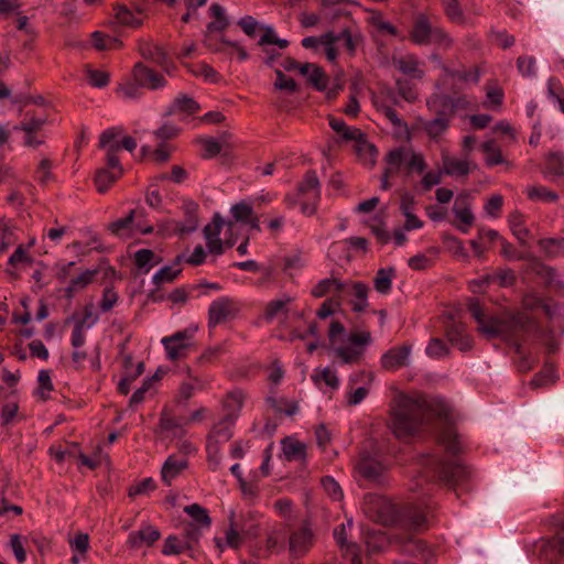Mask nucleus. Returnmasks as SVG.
<instances>
[{"instance_id": "f257e3e1", "label": "nucleus", "mask_w": 564, "mask_h": 564, "mask_svg": "<svg viewBox=\"0 0 564 564\" xmlns=\"http://www.w3.org/2000/svg\"><path fill=\"white\" fill-rule=\"evenodd\" d=\"M447 423L449 408L438 399L430 400L419 397L410 398L400 393L394 399L389 427L399 440H406L424 430L431 416Z\"/></svg>"}, {"instance_id": "f03ea898", "label": "nucleus", "mask_w": 564, "mask_h": 564, "mask_svg": "<svg viewBox=\"0 0 564 564\" xmlns=\"http://www.w3.org/2000/svg\"><path fill=\"white\" fill-rule=\"evenodd\" d=\"M410 37L417 45L435 43L448 46L451 44L447 33L441 28L432 26L429 19L423 14L416 17Z\"/></svg>"}, {"instance_id": "7ed1b4c3", "label": "nucleus", "mask_w": 564, "mask_h": 564, "mask_svg": "<svg viewBox=\"0 0 564 564\" xmlns=\"http://www.w3.org/2000/svg\"><path fill=\"white\" fill-rule=\"evenodd\" d=\"M321 196L319 182L315 173H307L297 188V198L292 199L286 196L288 203L301 205V212L305 215H312L316 210V204Z\"/></svg>"}, {"instance_id": "20e7f679", "label": "nucleus", "mask_w": 564, "mask_h": 564, "mask_svg": "<svg viewBox=\"0 0 564 564\" xmlns=\"http://www.w3.org/2000/svg\"><path fill=\"white\" fill-rule=\"evenodd\" d=\"M196 332L197 327L193 326L163 337L161 344L164 347L166 358L169 360H177L186 357L194 346V335Z\"/></svg>"}, {"instance_id": "39448f33", "label": "nucleus", "mask_w": 564, "mask_h": 564, "mask_svg": "<svg viewBox=\"0 0 564 564\" xmlns=\"http://www.w3.org/2000/svg\"><path fill=\"white\" fill-rule=\"evenodd\" d=\"M328 341L335 358L344 364L352 360V334L347 332L339 322H332Z\"/></svg>"}, {"instance_id": "423d86ee", "label": "nucleus", "mask_w": 564, "mask_h": 564, "mask_svg": "<svg viewBox=\"0 0 564 564\" xmlns=\"http://www.w3.org/2000/svg\"><path fill=\"white\" fill-rule=\"evenodd\" d=\"M183 208L185 213L184 221L165 219L159 224V231L163 236L191 234L198 228L197 205L193 202H186Z\"/></svg>"}, {"instance_id": "0eeeda50", "label": "nucleus", "mask_w": 564, "mask_h": 564, "mask_svg": "<svg viewBox=\"0 0 564 564\" xmlns=\"http://www.w3.org/2000/svg\"><path fill=\"white\" fill-rule=\"evenodd\" d=\"M232 232L235 224L232 221H226L219 214H215L213 220L207 224L203 229L206 248L210 256L218 257L224 253V241L220 238V234L224 229Z\"/></svg>"}, {"instance_id": "6e6552de", "label": "nucleus", "mask_w": 564, "mask_h": 564, "mask_svg": "<svg viewBox=\"0 0 564 564\" xmlns=\"http://www.w3.org/2000/svg\"><path fill=\"white\" fill-rule=\"evenodd\" d=\"M240 312V304L237 300L228 296H220L214 300L208 308V325L215 327L232 321Z\"/></svg>"}, {"instance_id": "1a4fd4ad", "label": "nucleus", "mask_w": 564, "mask_h": 564, "mask_svg": "<svg viewBox=\"0 0 564 564\" xmlns=\"http://www.w3.org/2000/svg\"><path fill=\"white\" fill-rule=\"evenodd\" d=\"M380 449L375 441H369L361 452L359 470L364 477L370 480H377L384 470V465L380 459Z\"/></svg>"}, {"instance_id": "9d476101", "label": "nucleus", "mask_w": 564, "mask_h": 564, "mask_svg": "<svg viewBox=\"0 0 564 564\" xmlns=\"http://www.w3.org/2000/svg\"><path fill=\"white\" fill-rule=\"evenodd\" d=\"M142 215L141 210H131L124 218L112 223L110 230L122 239H127L134 234L145 235L152 232V226L141 224L140 218Z\"/></svg>"}, {"instance_id": "9b49d317", "label": "nucleus", "mask_w": 564, "mask_h": 564, "mask_svg": "<svg viewBox=\"0 0 564 564\" xmlns=\"http://www.w3.org/2000/svg\"><path fill=\"white\" fill-rule=\"evenodd\" d=\"M425 465L448 482L457 484L468 476L467 468L457 459L445 463L435 457H431L427 458Z\"/></svg>"}, {"instance_id": "f8f14e48", "label": "nucleus", "mask_w": 564, "mask_h": 564, "mask_svg": "<svg viewBox=\"0 0 564 564\" xmlns=\"http://www.w3.org/2000/svg\"><path fill=\"white\" fill-rule=\"evenodd\" d=\"M365 513L383 524H391L394 521L393 506L383 497L368 495L365 497Z\"/></svg>"}, {"instance_id": "ddd939ff", "label": "nucleus", "mask_w": 564, "mask_h": 564, "mask_svg": "<svg viewBox=\"0 0 564 564\" xmlns=\"http://www.w3.org/2000/svg\"><path fill=\"white\" fill-rule=\"evenodd\" d=\"M343 42H345L348 47L352 46V36L348 29H345L339 33H335L333 31L323 33L321 48H323L327 61L334 63L337 59Z\"/></svg>"}, {"instance_id": "4468645a", "label": "nucleus", "mask_w": 564, "mask_h": 564, "mask_svg": "<svg viewBox=\"0 0 564 564\" xmlns=\"http://www.w3.org/2000/svg\"><path fill=\"white\" fill-rule=\"evenodd\" d=\"M473 197L469 193H459L454 202L453 214L459 220L457 228L463 232L467 234L469 227L474 224L475 216L471 212Z\"/></svg>"}, {"instance_id": "2eb2a0df", "label": "nucleus", "mask_w": 564, "mask_h": 564, "mask_svg": "<svg viewBox=\"0 0 564 564\" xmlns=\"http://www.w3.org/2000/svg\"><path fill=\"white\" fill-rule=\"evenodd\" d=\"M408 153L409 148L404 147L393 149L388 153L386 158L387 167L381 180V187L383 189H387L390 186L388 178L391 175L399 173L404 166H406L409 155Z\"/></svg>"}, {"instance_id": "dca6fc26", "label": "nucleus", "mask_w": 564, "mask_h": 564, "mask_svg": "<svg viewBox=\"0 0 564 564\" xmlns=\"http://www.w3.org/2000/svg\"><path fill=\"white\" fill-rule=\"evenodd\" d=\"M392 66L411 79H422L425 75L422 63L413 54H402L392 57Z\"/></svg>"}, {"instance_id": "f3484780", "label": "nucleus", "mask_w": 564, "mask_h": 564, "mask_svg": "<svg viewBox=\"0 0 564 564\" xmlns=\"http://www.w3.org/2000/svg\"><path fill=\"white\" fill-rule=\"evenodd\" d=\"M442 164L444 174L448 176H467L477 167V165L467 158L457 159L451 156L445 149L442 150Z\"/></svg>"}, {"instance_id": "a211bd4d", "label": "nucleus", "mask_w": 564, "mask_h": 564, "mask_svg": "<svg viewBox=\"0 0 564 564\" xmlns=\"http://www.w3.org/2000/svg\"><path fill=\"white\" fill-rule=\"evenodd\" d=\"M412 352L411 345H402L389 349L381 357V365L387 370H397L410 364Z\"/></svg>"}, {"instance_id": "6ab92c4d", "label": "nucleus", "mask_w": 564, "mask_h": 564, "mask_svg": "<svg viewBox=\"0 0 564 564\" xmlns=\"http://www.w3.org/2000/svg\"><path fill=\"white\" fill-rule=\"evenodd\" d=\"M161 536L160 531L151 524H143L139 530L132 531L128 536V544L132 549L151 547Z\"/></svg>"}, {"instance_id": "aec40b11", "label": "nucleus", "mask_w": 564, "mask_h": 564, "mask_svg": "<svg viewBox=\"0 0 564 564\" xmlns=\"http://www.w3.org/2000/svg\"><path fill=\"white\" fill-rule=\"evenodd\" d=\"M133 79L134 82L141 84L142 87H147L150 89H160L165 87L166 85V80L161 74L147 67L142 63H138L134 65Z\"/></svg>"}, {"instance_id": "412c9836", "label": "nucleus", "mask_w": 564, "mask_h": 564, "mask_svg": "<svg viewBox=\"0 0 564 564\" xmlns=\"http://www.w3.org/2000/svg\"><path fill=\"white\" fill-rule=\"evenodd\" d=\"M355 154L359 158L361 163L366 166H373L378 158L376 147L370 143L366 137L355 129Z\"/></svg>"}, {"instance_id": "4be33fe9", "label": "nucleus", "mask_w": 564, "mask_h": 564, "mask_svg": "<svg viewBox=\"0 0 564 564\" xmlns=\"http://www.w3.org/2000/svg\"><path fill=\"white\" fill-rule=\"evenodd\" d=\"M313 545V532L310 528L305 527L292 533L290 536L289 549L294 557L304 555Z\"/></svg>"}, {"instance_id": "5701e85b", "label": "nucleus", "mask_w": 564, "mask_h": 564, "mask_svg": "<svg viewBox=\"0 0 564 564\" xmlns=\"http://www.w3.org/2000/svg\"><path fill=\"white\" fill-rule=\"evenodd\" d=\"M281 457L288 462L305 460L306 445L293 436H288L281 441Z\"/></svg>"}, {"instance_id": "b1692460", "label": "nucleus", "mask_w": 564, "mask_h": 564, "mask_svg": "<svg viewBox=\"0 0 564 564\" xmlns=\"http://www.w3.org/2000/svg\"><path fill=\"white\" fill-rule=\"evenodd\" d=\"M294 297L288 293H282L275 299L271 300L265 307L264 317L267 321L285 317L289 312V305L293 302Z\"/></svg>"}, {"instance_id": "393cba45", "label": "nucleus", "mask_w": 564, "mask_h": 564, "mask_svg": "<svg viewBox=\"0 0 564 564\" xmlns=\"http://www.w3.org/2000/svg\"><path fill=\"white\" fill-rule=\"evenodd\" d=\"M300 74L318 91H325L327 88V76L323 69L313 63H304L300 68Z\"/></svg>"}, {"instance_id": "a878e982", "label": "nucleus", "mask_w": 564, "mask_h": 564, "mask_svg": "<svg viewBox=\"0 0 564 564\" xmlns=\"http://www.w3.org/2000/svg\"><path fill=\"white\" fill-rule=\"evenodd\" d=\"M446 336L452 345L456 346L462 351H467L471 348V338L466 334L465 325L462 323H451L447 327Z\"/></svg>"}, {"instance_id": "bb28decb", "label": "nucleus", "mask_w": 564, "mask_h": 564, "mask_svg": "<svg viewBox=\"0 0 564 564\" xmlns=\"http://www.w3.org/2000/svg\"><path fill=\"white\" fill-rule=\"evenodd\" d=\"M312 380L319 389L335 390L339 387L337 373L330 367H317L313 370Z\"/></svg>"}, {"instance_id": "cd10ccee", "label": "nucleus", "mask_w": 564, "mask_h": 564, "mask_svg": "<svg viewBox=\"0 0 564 564\" xmlns=\"http://www.w3.org/2000/svg\"><path fill=\"white\" fill-rule=\"evenodd\" d=\"M141 54L145 59L161 66L167 75L173 74L174 66L167 62V56L159 45L148 44L141 47Z\"/></svg>"}, {"instance_id": "c85d7f7f", "label": "nucleus", "mask_w": 564, "mask_h": 564, "mask_svg": "<svg viewBox=\"0 0 564 564\" xmlns=\"http://www.w3.org/2000/svg\"><path fill=\"white\" fill-rule=\"evenodd\" d=\"M187 467V460L185 458H176L170 456L161 468V477L164 484L171 485L183 470Z\"/></svg>"}, {"instance_id": "c756f323", "label": "nucleus", "mask_w": 564, "mask_h": 564, "mask_svg": "<svg viewBox=\"0 0 564 564\" xmlns=\"http://www.w3.org/2000/svg\"><path fill=\"white\" fill-rule=\"evenodd\" d=\"M182 259L183 256H177L174 263L161 268L153 274L152 283L156 286V289H160L166 283L173 282L180 275L182 272L180 267Z\"/></svg>"}, {"instance_id": "7c9ffc66", "label": "nucleus", "mask_w": 564, "mask_h": 564, "mask_svg": "<svg viewBox=\"0 0 564 564\" xmlns=\"http://www.w3.org/2000/svg\"><path fill=\"white\" fill-rule=\"evenodd\" d=\"M160 430L164 437H182L185 434V421L163 413L160 420Z\"/></svg>"}, {"instance_id": "2f4dec72", "label": "nucleus", "mask_w": 564, "mask_h": 564, "mask_svg": "<svg viewBox=\"0 0 564 564\" xmlns=\"http://www.w3.org/2000/svg\"><path fill=\"white\" fill-rule=\"evenodd\" d=\"M327 256L340 264L349 263L351 257V241L349 239L333 242L327 251Z\"/></svg>"}, {"instance_id": "473e14b6", "label": "nucleus", "mask_w": 564, "mask_h": 564, "mask_svg": "<svg viewBox=\"0 0 564 564\" xmlns=\"http://www.w3.org/2000/svg\"><path fill=\"white\" fill-rule=\"evenodd\" d=\"M564 175V155L561 152H551L546 158L544 176L553 180Z\"/></svg>"}, {"instance_id": "72a5a7b5", "label": "nucleus", "mask_w": 564, "mask_h": 564, "mask_svg": "<svg viewBox=\"0 0 564 564\" xmlns=\"http://www.w3.org/2000/svg\"><path fill=\"white\" fill-rule=\"evenodd\" d=\"M161 261L162 258L150 249H140L135 252V264L142 273H148Z\"/></svg>"}, {"instance_id": "f704fd0d", "label": "nucleus", "mask_w": 564, "mask_h": 564, "mask_svg": "<svg viewBox=\"0 0 564 564\" xmlns=\"http://www.w3.org/2000/svg\"><path fill=\"white\" fill-rule=\"evenodd\" d=\"M234 416L230 415V417L226 416L223 421L215 424L212 434L209 436V440H213L214 442H217L219 444L226 443L229 441L232 436V425H234Z\"/></svg>"}, {"instance_id": "c9c22d12", "label": "nucleus", "mask_w": 564, "mask_h": 564, "mask_svg": "<svg viewBox=\"0 0 564 564\" xmlns=\"http://www.w3.org/2000/svg\"><path fill=\"white\" fill-rule=\"evenodd\" d=\"M527 196L530 200L540 203H554L558 199V195L543 185H529L525 188Z\"/></svg>"}, {"instance_id": "e433bc0d", "label": "nucleus", "mask_w": 564, "mask_h": 564, "mask_svg": "<svg viewBox=\"0 0 564 564\" xmlns=\"http://www.w3.org/2000/svg\"><path fill=\"white\" fill-rule=\"evenodd\" d=\"M427 516L421 507H409L403 514L404 525L411 530H419L426 523Z\"/></svg>"}, {"instance_id": "4c0bfd02", "label": "nucleus", "mask_w": 564, "mask_h": 564, "mask_svg": "<svg viewBox=\"0 0 564 564\" xmlns=\"http://www.w3.org/2000/svg\"><path fill=\"white\" fill-rule=\"evenodd\" d=\"M329 126L335 132L334 142L337 144L352 141V130L340 118L330 117Z\"/></svg>"}, {"instance_id": "58836bf2", "label": "nucleus", "mask_w": 564, "mask_h": 564, "mask_svg": "<svg viewBox=\"0 0 564 564\" xmlns=\"http://www.w3.org/2000/svg\"><path fill=\"white\" fill-rule=\"evenodd\" d=\"M96 270H86L79 273L77 276L70 280L69 285L65 289V293L68 297H72L74 293L85 289L89 285L96 275Z\"/></svg>"}, {"instance_id": "ea45409f", "label": "nucleus", "mask_w": 564, "mask_h": 564, "mask_svg": "<svg viewBox=\"0 0 564 564\" xmlns=\"http://www.w3.org/2000/svg\"><path fill=\"white\" fill-rule=\"evenodd\" d=\"M121 131L118 129H108L100 135V147L106 152H118L121 149Z\"/></svg>"}, {"instance_id": "a19ab883", "label": "nucleus", "mask_w": 564, "mask_h": 564, "mask_svg": "<svg viewBox=\"0 0 564 564\" xmlns=\"http://www.w3.org/2000/svg\"><path fill=\"white\" fill-rule=\"evenodd\" d=\"M448 127L449 121L444 117H437L423 123L424 131L433 140H437L443 135L447 131Z\"/></svg>"}, {"instance_id": "79ce46f5", "label": "nucleus", "mask_w": 564, "mask_h": 564, "mask_svg": "<svg viewBox=\"0 0 564 564\" xmlns=\"http://www.w3.org/2000/svg\"><path fill=\"white\" fill-rule=\"evenodd\" d=\"M352 527V519H347L346 523L340 524L334 529L333 535L335 542L343 553H350L351 544L348 541V531Z\"/></svg>"}, {"instance_id": "37998d69", "label": "nucleus", "mask_w": 564, "mask_h": 564, "mask_svg": "<svg viewBox=\"0 0 564 564\" xmlns=\"http://www.w3.org/2000/svg\"><path fill=\"white\" fill-rule=\"evenodd\" d=\"M480 148H481L482 152L486 155L485 161H486L487 165L494 166V165H497V164L505 163V160H503L502 154H501V150L496 144V142L494 140L485 141L480 145Z\"/></svg>"}, {"instance_id": "c03bdc74", "label": "nucleus", "mask_w": 564, "mask_h": 564, "mask_svg": "<svg viewBox=\"0 0 564 564\" xmlns=\"http://www.w3.org/2000/svg\"><path fill=\"white\" fill-rule=\"evenodd\" d=\"M540 248L547 257L556 258L564 256L563 238H546L539 241Z\"/></svg>"}, {"instance_id": "a18cd8bd", "label": "nucleus", "mask_w": 564, "mask_h": 564, "mask_svg": "<svg viewBox=\"0 0 564 564\" xmlns=\"http://www.w3.org/2000/svg\"><path fill=\"white\" fill-rule=\"evenodd\" d=\"M509 226L512 231V234L516 236V238L521 241L522 243L525 242V239L529 236V230L527 229L524 225L523 216L520 213H512L509 216Z\"/></svg>"}, {"instance_id": "49530a36", "label": "nucleus", "mask_w": 564, "mask_h": 564, "mask_svg": "<svg viewBox=\"0 0 564 564\" xmlns=\"http://www.w3.org/2000/svg\"><path fill=\"white\" fill-rule=\"evenodd\" d=\"M17 242L14 227L6 220H0V251H7Z\"/></svg>"}, {"instance_id": "de8ad7c7", "label": "nucleus", "mask_w": 564, "mask_h": 564, "mask_svg": "<svg viewBox=\"0 0 564 564\" xmlns=\"http://www.w3.org/2000/svg\"><path fill=\"white\" fill-rule=\"evenodd\" d=\"M262 29L264 33L259 39L258 44L261 46L264 45H276L279 48H285L289 45V41L285 39L279 37L274 28L272 25H263Z\"/></svg>"}, {"instance_id": "09e8293b", "label": "nucleus", "mask_w": 564, "mask_h": 564, "mask_svg": "<svg viewBox=\"0 0 564 564\" xmlns=\"http://www.w3.org/2000/svg\"><path fill=\"white\" fill-rule=\"evenodd\" d=\"M44 123V120L41 118H32L28 122H25L22 126H14V130H23L25 132V144L30 147H35L40 143V141L34 140L33 133L37 131L42 124Z\"/></svg>"}, {"instance_id": "8fccbe9b", "label": "nucleus", "mask_w": 564, "mask_h": 564, "mask_svg": "<svg viewBox=\"0 0 564 564\" xmlns=\"http://www.w3.org/2000/svg\"><path fill=\"white\" fill-rule=\"evenodd\" d=\"M116 20L120 25L128 28H138L142 24V19L140 15L124 7H119L117 9Z\"/></svg>"}, {"instance_id": "3c124183", "label": "nucleus", "mask_w": 564, "mask_h": 564, "mask_svg": "<svg viewBox=\"0 0 564 564\" xmlns=\"http://www.w3.org/2000/svg\"><path fill=\"white\" fill-rule=\"evenodd\" d=\"M184 510L193 519V522L191 524L198 525L199 528H209L210 518L208 517L206 510L202 508L199 505L193 503L191 506L185 507Z\"/></svg>"}, {"instance_id": "603ef678", "label": "nucleus", "mask_w": 564, "mask_h": 564, "mask_svg": "<svg viewBox=\"0 0 564 564\" xmlns=\"http://www.w3.org/2000/svg\"><path fill=\"white\" fill-rule=\"evenodd\" d=\"M394 270L392 268L380 269L375 279V288L379 293L387 294L392 286Z\"/></svg>"}, {"instance_id": "864d4df0", "label": "nucleus", "mask_w": 564, "mask_h": 564, "mask_svg": "<svg viewBox=\"0 0 564 564\" xmlns=\"http://www.w3.org/2000/svg\"><path fill=\"white\" fill-rule=\"evenodd\" d=\"M85 75L89 85L95 88H104L109 83V74L102 69H95L91 66H86Z\"/></svg>"}, {"instance_id": "5fc2aeb1", "label": "nucleus", "mask_w": 564, "mask_h": 564, "mask_svg": "<svg viewBox=\"0 0 564 564\" xmlns=\"http://www.w3.org/2000/svg\"><path fill=\"white\" fill-rule=\"evenodd\" d=\"M91 41L94 47L98 51H107L119 47L121 45L118 39L105 35L100 31H95L91 33Z\"/></svg>"}, {"instance_id": "6e6d98bb", "label": "nucleus", "mask_w": 564, "mask_h": 564, "mask_svg": "<svg viewBox=\"0 0 564 564\" xmlns=\"http://www.w3.org/2000/svg\"><path fill=\"white\" fill-rule=\"evenodd\" d=\"M121 172L110 171L108 169H101L96 175V186L99 193L106 192L109 186L120 177Z\"/></svg>"}, {"instance_id": "4d7b16f0", "label": "nucleus", "mask_w": 564, "mask_h": 564, "mask_svg": "<svg viewBox=\"0 0 564 564\" xmlns=\"http://www.w3.org/2000/svg\"><path fill=\"white\" fill-rule=\"evenodd\" d=\"M245 402V394L242 391H232L228 394L225 406L228 410L227 416L230 417V415L234 416V420L237 419L242 405Z\"/></svg>"}, {"instance_id": "13d9d810", "label": "nucleus", "mask_w": 564, "mask_h": 564, "mask_svg": "<svg viewBox=\"0 0 564 564\" xmlns=\"http://www.w3.org/2000/svg\"><path fill=\"white\" fill-rule=\"evenodd\" d=\"M441 4L444 9L445 14L452 22H465V17L458 0H441Z\"/></svg>"}, {"instance_id": "bf43d9fd", "label": "nucleus", "mask_w": 564, "mask_h": 564, "mask_svg": "<svg viewBox=\"0 0 564 564\" xmlns=\"http://www.w3.org/2000/svg\"><path fill=\"white\" fill-rule=\"evenodd\" d=\"M33 259L29 253V247L19 245L14 252L8 259V265L12 269H17L22 264L32 263Z\"/></svg>"}, {"instance_id": "052dcab7", "label": "nucleus", "mask_w": 564, "mask_h": 564, "mask_svg": "<svg viewBox=\"0 0 564 564\" xmlns=\"http://www.w3.org/2000/svg\"><path fill=\"white\" fill-rule=\"evenodd\" d=\"M359 377L362 386L355 388V405L366 399L370 392L373 381V376L371 372L361 371Z\"/></svg>"}, {"instance_id": "680f3d73", "label": "nucleus", "mask_w": 564, "mask_h": 564, "mask_svg": "<svg viewBox=\"0 0 564 564\" xmlns=\"http://www.w3.org/2000/svg\"><path fill=\"white\" fill-rule=\"evenodd\" d=\"M188 551L184 540L176 535H170L166 538L164 547L162 550L165 555H174Z\"/></svg>"}, {"instance_id": "e2e57ef3", "label": "nucleus", "mask_w": 564, "mask_h": 564, "mask_svg": "<svg viewBox=\"0 0 564 564\" xmlns=\"http://www.w3.org/2000/svg\"><path fill=\"white\" fill-rule=\"evenodd\" d=\"M232 218L238 223H247L253 216V208L247 202L235 204L230 208Z\"/></svg>"}, {"instance_id": "0e129e2a", "label": "nucleus", "mask_w": 564, "mask_h": 564, "mask_svg": "<svg viewBox=\"0 0 564 564\" xmlns=\"http://www.w3.org/2000/svg\"><path fill=\"white\" fill-rule=\"evenodd\" d=\"M142 85L138 82H134L133 74L131 75V78L127 82L122 83L119 87V93L122 96V98L132 100L137 99L141 96V89Z\"/></svg>"}, {"instance_id": "69168bd1", "label": "nucleus", "mask_w": 564, "mask_h": 564, "mask_svg": "<svg viewBox=\"0 0 564 564\" xmlns=\"http://www.w3.org/2000/svg\"><path fill=\"white\" fill-rule=\"evenodd\" d=\"M202 529L203 528H199L195 524H187L184 532L181 534V538L186 543L189 552L194 551L195 546L197 545L202 535Z\"/></svg>"}, {"instance_id": "338daca9", "label": "nucleus", "mask_w": 564, "mask_h": 564, "mask_svg": "<svg viewBox=\"0 0 564 564\" xmlns=\"http://www.w3.org/2000/svg\"><path fill=\"white\" fill-rule=\"evenodd\" d=\"M25 542L26 539L22 538L20 534L11 535L10 547L14 554L15 560L20 564L24 563L26 560Z\"/></svg>"}, {"instance_id": "774afa93", "label": "nucleus", "mask_w": 564, "mask_h": 564, "mask_svg": "<svg viewBox=\"0 0 564 564\" xmlns=\"http://www.w3.org/2000/svg\"><path fill=\"white\" fill-rule=\"evenodd\" d=\"M479 329L488 337L500 336L505 330V324L498 318H489L479 325Z\"/></svg>"}]
</instances>
